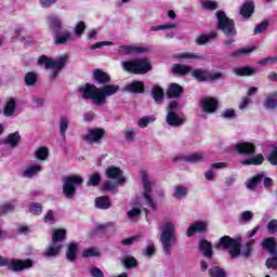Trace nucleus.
<instances>
[{
  "mask_svg": "<svg viewBox=\"0 0 277 277\" xmlns=\"http://www.w3.org/2000/svg\"><path fill=\"white\" fill-rule=\"evenodd\" d=\"M34 263L31 260H8L6 267L11 272H23V269H29Z\"/></svg>",
  "mask_w": 277,
  "mask_h": 277,
  "instance_id": "nucleus-11",
  "label": "nucleus"
},
{
  "mask_svg": "<svg viewBox=\"0 0 277 277\" xmlns=\"http://www.w3.org/2000/svg\"><path fill=\"white\" fill-rule=\"evenodd\" d=\"M203 160H205L203 153H195L185 157V161H187L188 163H200V161H203Z\"/></svg>",
  "mask_w": 277,
  "mask_h": 277,
  "instance_id": "nucleus-43",
  "label": "nucleus"
},
{
  "mask_svg": "<svg viewBox=\"0 0 277 277\" xmlns=\"http://www.w3.org/2000/svg\"><path fill=\"white\" fill-rule=\"evenodd\" d=\"M175 27H176V24H164L160 26H153L150 29L151 31H161L166 29H175Z\"/></svg>",
  "mask_w": 277,
  "mask_h": 277,
  "instance_id": "nucleus-57",
  "label": "nucleus"
},
{
  "mask_svg": "<svg viewBox=\"0 0 277 277\" xmlns=\"http://www.w3.org/2000/svg\"><path fill=\"white\" fill-rule=\"evenodd\" d=\"M200 5L203 10H208L209 12H214V10L219 8V3L214 0H200Z\"/></svg>",
  "mask_w": 277,
  "mask_h": 277,
  "instance_id": "nucleus-41",
  "label": "nucleus"
},
{
  "mask_svg": "<svg viewBox=\"0 0 277 277\" xmlns=\"http://www.w3.org/2000/svg\"><path fill=\"white\" fill-rule=\"evenodd\" d=\"M2 114L6 118H12L16 114V100L14 97H9L5 101Z\"/></svg>",
  "mask_w": 277,
  "mask_h": 277,
  "instance_id": "nucleus-19",
  "label": "nucleus"
},
{
  "mask_svg": "<svg viewBox=\"0 0 277 277\" xmlns=\"http://www.w3.org/2000/svg\"><path fill=\"white\" fill-rule=\"evenodd\" d=\"M188 192L189 190L187 189L186 186L177 185L174 188L173 198H175V200H183V198L187 197Z\"/></svg>",
  "mask_w": 277,
  "mask_h": 277,
  "instance_id": "nucleus-37",
  "label": "nucleus"
},
{
  "mask_svg": "<svg viewBox=\"0 0 277 277\" xmlns=\"http://www.w3.org/2000/svg\"><path fill=\"white\" fill-rule=\"evenodd\" d=\"M199 250L206 259H211L213 256V247L211 246V242L206 239L199 241Z\"/></svg>",
  "mask_w": 277,
  "mask_h": 277,
  "instance_id": "nucleus-23",
  "label": "nucleus"
},
{
  "mask_svg": "<svg viewBox=\"0 0 277 277\" xmlns=\"http://www.w3.org/2000/svg\"><path fill=\"white\" fill-rule=\"evenodd\" d=\"M93 256H101V250L96 247L84 249L82 252V259H92Z\"/></svg>",
  "mask_w": 277,
  "mask_h": 277,
  "instance_id": "nucleus-44",
  "label": "nucleus"
},
{
  "mask_svg": "<svg viewBox=\"0 0 277 277\" xmlns=\"http://www.w3.org/2000/svg\"><path fill=\"white\" fill-rule=\"evenodd\" d=\"M72 32L68 30H58V32H54V44L61 45L66 44L67 42L72 41Z\"/></svg>",
  "mask_w": 277,
  "mask_h": 277,
  "instance_id": "nucleus-16",
  "label": "nucleus"
},
{
  "mask_svg": "<svg viewBox=\"0 0 277 277\" xmlns=\"http://www.w3.org/2000/svg\"><path fill=\"white\" fill-rule=\"evenodd\" d=\"M76 36H78V38H81V36H83V31H85V23L84 22H79L75 29H74Z\"/></svg>",
  "mask_w": 277,
  "mask_h": 277,
  "instance_id": "nucleus-55",
  "label": "nucleus"
},
{
  "mask_svg": "<svg viewBox=\"0 0 277 277\" xmlns=\"http://www.w3.org/2000/svg\"><path fill=\"white\" fill-rule=\"evenodd\" d=\"M155 120H157V118H155V116H150V117H143L142 119L138 120L137 126L141 129H146V127H148V124L150 122H155Z\"/></svg>",
  "mask_w": 277,
  "mask_h": 277,
  "instance_id": "nucleus-52",
  "label": "nucleus"
},
{
  "mask_svg": "<svg viewBox=\"0 0 277 277\" xmlns=\"http://www.w3.org/2000/svg\"><path fill=\"white\" fill-rule=\"evenodd\" d=\"M14 209H16V205L12 201H9L0 206V213H12Z\"/></svg>",
  "mask_w": 277,
  "mask_h": 277,
  "instance_id": "nucleus-51",
  "label": "nucleus"
},
{
  "mask_svg": "<svg viewBox=\"0 0 277 277\" xmlns=\"http://www.w3.org/2000/svg\"><path fill=\"white\" fill-rule=\"evenodd\" d=\"M183 94V88L177 83H172L167 90L168 98H179Z\"/></svg>",
  "mask_w": 277,
  "mask_h": 277,
  "instance_id": "nucleus-29",
  "label": "nucleus"
},
{
  "mask_svg": "<svg viewBox=\"0 0 277 277\" xmlns=\"http://www.w3.org/2000/svg\"><path fill=\"white\" fill-rule=\"evenodd\" d=\"M264 159L265 158L261 154H259L249 160L242 161V166H261Z\"/></svg>",
  "mask_w": 277,
  "mask_h": 277,
  "instance_id": "nucleus-45",
  "label": "nucleus"
},
{
  "mask_svg": "<svg viewBox=\"0 0 277 277\" xmlns=\"http://www.w3.org/2000/svg\"><path fill=\"white\" fill-rule=\"evenodd\" d=\"M36 157H37V159H40V161H47V159H49V148L39 147L36 150Z\"/></svg>",
  "mask_w": 277,
  "mask_h": 277,
  "instance_id": "nucleus-48",
  "label": "nucleus"
},
{
  "mask_svg": "<svg viewBox=\"0 0 277 277\" xmlns=\"http://www.w3.org/2000/svg\"><path fill=\"white\" fill-rule=\"evenodd\" d=\"M119 55H133L140 53H148V48L135 45H121L118 51Z\"/></svg>",
  "mask_w": 277,
  "mask_h": 277,
  "instance_id": "nucleus-13",
  "label": "nucleus"
},
{
  "mask_svg": "<svg viewBox=\"0 0 277 277\" xmlns=\"http://www.w3.org/2000/svg\"><path fill=\"white\" fill-rule=\"evenodd\" d=\"M42 166L40 164L27 167L22 173V176L24 179H34V176H38V174H40Z\"/></svg>",
  "mask_w": 277,
  "mask_h": 277,
  "instance_id": "nucleus-26",
  "label": "nucleus"
},
{
  "mask_svg": "<svg viewBox=\"0 0 277 277\" xmlns=\"http://www.w3.org/2000/svg\"><path fill=\"white\" fill-rule=\"evenodd\" d=\"M151 96L158 105L163 103V100L166 98V93L163 92V89L159 85H154L151 88Z\"/></svg>",
  "mask_w": 277,
  "mask_h": 277,
  "instance_id": "nucleus-27",
  "label": "nucleus"
},
{
  "mask_svg": "<svg viewBox=\"0 0 277 277\" xmlns=\"http://www.w3.org/2000/svg\"><path fill=\"white\" fill-rule=\"evenodd\" d=\"M95 207L96 209H102V210L110 209L111 200L106 196L97 197L95 198Z\"/></svg>",
  "mask_w": 277,
  "mask_h": 277,
  "instance_id": "nucleus-33",
  "label": "nucleus"
},
{
  "mask_svg": "<svg viewBox=\"0 0 277 277\" xmlns=\"http://www.w3.org/2000/svg\"><path fill=\"white\" fill-rule=\"evenodd\" d=\"M208 226L209 223L197 221L189 225V227L186 230V236L194 237L196 233H207Z\"/></svg>",
  "mask_w": 277,
  "mask_h": 277,
  "instance_id": "nucleus-15",
  "label": "nucleus"
},
{
  "mask_svg": "<svg viewBox=\"0 0 277 277\" xmlns=\"http://www.w3.org/2000/svg\"><path fill=\"white\" fill-rule=\"evenodd\" d=\"M98 183H101V174L98 172H95L90 175L87 182V187H97Z\"/></svg>",
  "mask_w": 277,
  "mask_h": 277,
  "instance_id": "nucleus-47",
  "label": "nucleus"
},
{
  "mask_svg": "<svg viewBox=\"0 0 277 277\" xmlns=\"http://www.w3.org/2000/svg\"><path fill=\"white\" fill-rule=\"evenodd\" d=\"M199 107L206 114H215L217 110V100L215 97L202 98L199 103Z\"/></svg>",
  "mask_w": 277,
  "mask_h": 277,
  "instance_id": "nucleus-12",
  "label": "nucleus"
},
{
  "mask_svg": "<svg viewBox=\"0 0 277 277\" xmlns=\"http://www.w3.org/2000/svg\"><path fill=\"white\" fill-rule=\"evenodd\" d=\"M268 161L272 166H277V149H274L268 155Z\"/></svg>",
  "mask_w": 277,
  "mask_h": 277,
  "instance_id": "nucleus-64",
  "label": "nucleus"
},
{
  "mask_svg": "<svg viewBox=\"0 0 277 277\" xmlns=\"http://www.w3.org/2000/svg\"><path fill=\"white\" fill-rule=\"evenodd\" d=\"M235 149L239 155H254L256 147L252 143L240 142L235 145Z\"/></svg>",
  "mask_w": 277,
  "mask_h": 277,
  "instance_id": "nucleus-18",
  "label": "nucleus"
},
{
  "mask_svg": "<svg viewBox=\"0 0 277 277\" xmlns=\"http://www.w3.org/2000/svg\"><path fill=\"white\" fill-rule=\"evenodd\" d=\"M77 252H79V245L76 242H69L66 250V259L70 263L77 260Z\"/></svg>",
  "mask_w": 277,
  "mask_h": 277,
  "instance_id": "nucleus-24",
  "label": "nucleus"
},
{
  "mask_svg": "<svg viewBox=\"0 0 277 277\" xmlns=\"http://www.w3.org/2000/svg\"><path fill=\"white\" fill-rule=\"evenodd\" d=\"M215 38H217V32L215 31H212L209 35H200L196 39V44H198L199 47H202L207 44V42H211V40H215Z\"/></svg>",
  "mask_w": 277,
  "mask_h": 277,
  "instance_id": "nucleus-34",
  "label": "nucleus"
},
{
  "mask_svg": "<svg viewBox=\"0 0 277 277\" xmlns=\"http://www.w3.org/2000/svg\"><path fill=\"white\" fill-rule=\"evenodd\" d=\"M209 81H220L222 79H226V75L224 72H211L209 71Z\"/></svg>",
  "mask_w": 277,
  "mask_h": 277,
  "instance_id": "nucleus-56",
  "label": "nucleus"
},
{
  "mask_svg": "<svg viewBox=\"0 0 277 277\" xmlns=\"http://www.w3.org/2000/svg\"><path fill=\"white\" fill-rule=\"evenodd\" d=\"M136 58L132 61H122L121 67L126 72H131L132 75H137V67H136Z\"/></svg>",
  "mask_w": 277,
  "mask_h": 277,
  "instance_id": "nucleus-32",
  "label": "nucleus"
},
{
  "mask_svg": "<svg viewBox=\"0 0 277 277\" xmlns=\"http://www.w3.org/2000/svg\"><path fill=\"white\" fill-rule=\"evenodd\" d=\"M209 70L205 69H190V75L197 80V81H209Z\"/></svg>",
  "mask_w": 277,
  "mask_h": 277,
  "instance_id": "nucleus-30",
  "label": "nucleus"
},
{
  "mask_svg": "<svg viewBox=\"0 0 277 277\" xmlns=\"http://www.w3.org/2000/svg\"><path fill=\"white\" fill-rule=\"evenodd\" d=\"M267 22H262L261 24L256 25L253 34L256 36L259 34H263L264 31H267Z\"/></svg>",
  "mask_w": 277,
  "mask_h": 277,
  "instance_id": "nucleus-58",
  "label": "nucleus"
},
{
  "mask_svg": "<svg viewBox=\"0 0 277 277\" xmlns=\"http://www.w3.org/2000/svg\"><path fill=\"white\" fill-rule=\"evenodd\" d=\"M103 137H105V130L103 128L90 129L85 134L81 135V140L85 144H101Z\"/></svg>",
  "mask_w": 277,
  "mask_h": 277,
  "instance_id": "nucleus-10",
  "label": "nucleus"
},
{
  "mask_svg": "<svg viewBox=\"0 0 277 277\" xmlns=\"http://www.w3.org/2000/svg\"><path fill=\"white\" fill-rule=\"evenodd\" d=\"M93 79L96 83L104 87L97 88L92 83H85L79 88V92L82 98L85 101H92L93 105H96L97 107H102V105L107 103V98H109V96H114V94H118V92H120V85L107 84L111 81V77L101 69L94 70Z\"/></svg>",
  "mask_w": 277,
  "mask_h": 277,
  "instance_id": "nucleus-1",
  "label": "nucleus"
},
{
  "mask_svg": "<svg viewBox=\"0 0 277 277\" xmlns=\"http://www.w3.org/2000/svg\"><path fill=\"white\" fill-rule=\"evenodd\" d=\"M253 51H254V48H242L232 52L229 54V57H236V58L248 57V55L253 53Z\"/></svg>",
  "mask_w": 277,
  "mask_h": 277,
  "instance_id": "nucleus-38",
  "label": "nucleus"
},
{
  "mask_svg": "<svg viewBox=\"0 0 277 277\" xmlns=\"http://www.w3.org/2000/svg\"><path fill=\"white\" fill-rule=\"evenodd\" d=\"M176 111H179V103L177 102H171L169 106L167 107V124L169 127H183L185 124V117L179 115Z\"/></svg>",
  "mask_w": 277,
  "mask_h": 277,
  "instance_id": "nucleus-8",
  "label": "nucleus"
},
{
  "mask_svg": "<svg viewBox=\"0 0 277 277\" xmlns=\"http://www.w3.org/2000/svg\"><path fill=\"white\" fill-rule=\"evenodd\" d=\"M126 92L130 94H142L144 92V83L142 81H133L124 87Z\"/></svg>",
  "mask_w": 277,
  "mask_h": 277,
  "instance_id": "nucleus-21",
  "label": "nucleus"
},
{
  "mask_svg": "<svg viewBox=\"0 0 277 277\" xmlns=\"http://www.w3.org/2000/svg\"><path fill=\"white\" fill-rule=\"evenodd\" d=\"M123 135L128 142H134L135 135H136L135 129L131 128V129L124 130Z\"/></svg>",
  "mask_w": 277,
  "mask_h": 277,
  "instance_id": "nucleus-54",
  "label": "nucleus"
},
{
  "mask_svg": "<svg viewBox=\"0 0 277 277\" xmlns=\"http://www.w3.org/2000/svg\"><path fill=\"white\" fill-rule=\"evenodd\" d=\"M252 14H254V2L249 0L240 8V16H242V18H250Z\"/></svg>",
  "mask_w": 277,
  "mask_h": 277,
  "instance_id": "nucleus-25",
  "label": "nucleus"
},
{
  "mask_svg": "<svg viewBox=\"0 0 277 277\" xmlns=\"http://www.w3.org/2000/svg\"><path fill=\"white\" fill-rule=\"evenodd\" d=\"M38 64L39 66H44L45 70H50V81H55L62 69L68 64V55L65 54L55 60L47 55H41L38 58Z\"/></svg>",
  "mask_w": 277,
  "mask_h": 277,
  "instance_id": "nucleus-3",
  "label": "nucleus"
},
{
  "mask_svg": "<svg viewBox=\"0 0 277 277\" xmlns=\"http://www.w3.org/2000/svg\"><path fill=\"white\" fill-rule=\"evenodd\" d=\"M155 254V245H149L145 249H143V256L150 259Z\"/></svg>",
  "mask_w": 277,
  "mask_h": 277,
  "instance_id": "nucleus-61",
  "label": "nucleus"
},
{
  "mask_svg": "<svg viewBox=\"0 0 277 277\" xmlns=\"http://www.w3.org/2000/svg\"><path fill=\"white\" fill-rule=\"evenodd\" d=\"M217 27L225 34L227 38H233L237 36V30L235 29V22L228 16L224 11L216 12Z\"/></svg>",
  "mask_w": 277,
  "mask_h": 277,
  "instance_id": "nucleus-7",
  "label": "nucleus"
},
{
  "mask_svg": "<svg viewBox=\"0 0 277 277\" xmlns=\"http://www.w3.org/2000/svg\"><path fill=\"white\" fill-rule=\"evenodd\" d=\"M263 179H265V174L263 173L254 175L251 180L247 181V189H254V187H256L261 181H263Z\"/></svg>",
  "mask_w": 277,
  "mask_h": 277,
  "instance_id": "nucleus-40",
  "label": "nucleus"
},
{
  "mask_svg": "<svg viewBox=\"0 0 277 277\" xmlns=\"http://www.w3.org/2000/svg\"><path fill=\"white\" fill-rule=\"evenodd\" d=\"M267 230H268V233H272V234L277 233V220L276 219L268 222Z\"/></svg>",
  "mask_w": 277,
  "mask_h": 277,
  "instance_id": "nucleus-63",
  "label": "nucleus"
},
{
  "mask_svg": "<svg viewBox=\"0 0 277 277\" xmlns=\"http://www.w3.org/2000/svg\"><path fill=\"white\" fill-rule=\"evenodd\" d=\"M83 184V177L79 175H68L63 177V194L65 198L72 200L77 194V186Z\"/></svg>",
  "mask_w": 277,
  "mask_h": 277,
  "instance_id": "nucleus-6",
  "label": "nucleus"
},
{
  "mask_svg": "<svg viewBox=\"0 0 277 277\" xmlns=\"http://www.w3.org/2000/svg\"><path fill=\"white\" fill-rule=\"evenodd\" d=\"M106 176L117 183H124V175L120 168L110 166L106 169Z\"/></svg>",
  "mask_w": 277,
  "mask_h": 277,
  "instance_id": "nucleus-14",
  "label": "nucleus"
},
{
  "mask_svg": "<svg viewBox=\"0 0 277 277\" xmlns=\"http://www.w3.org/2000/svg\"><path fill=\"white\" fill-rule=\"evenodd\" d=\"M141 179L143 183V198H145L147 205H149L150 209L156 211L157 203H155V200H153V197H150V194L153 193V185H155V182L150 180V175H148V172L141 171Z\"/></svg>",
  "mask_w": 277,
  "mask_h": 277,
  "instance_id": "nucleus-9",
  "label": "nucleus"
},
{
  "mask_svg": "<svg viewBox=\"0 0 277 277\" xmlns=\"http://www.w3.org/2000/svg\"><path fill=\"white\" fill-rule=\"evenodd\" d=\"M19 143L21 134L18 132L11 133L2 140V144H4V146H11V148H16Z\"/></svg>",
  "mask_w": 277,
  "mask_h": 277,
  "instance_id": "nucleus-20",
  "label": "nucleus"
},
{
  "mask_svg": "<svg viewBox=\"0 0 277 277\" xmlns=\"http://www.w3.org/2000/svg\"><path fill=\"white\" fill-rule=\"evenodd\" d=\"M262 246H263L264 250H268L269 254H272L273 256H276L277 248H276V238L275 237L266 238L262 242Z\"/></svg>",
  "mask_w": 277,
  "mask_h": 277,
  "instance_id": "nucleus-28",
  "label": "nucleus"
},
{
  "mask_svg": "<svg viewBox=\"0 0 277 277\" xmlns=\"http://www.w3.org/2000/svg\"><path fill=\"white\" fill-rule=\"evenodd\" d=\"M49 27L53 34H57L58 31H62V21L57 17H49L48 19Z\"/></svg>",
  "mask_w": 277,
  "mask_h": 277,
  "instance_id": "nucleus-39",
  "label": "nucleus"
},
{
  "mask_svg": "<svg viewBox=\"0 0 277 277\" xmlns=\"http://www.w3.org/2000/svg\"><path fill=\"white\" fill-rule=\"evenodd\" d=\"M24 81L26 85H29V87L36 85L38 81V75L34 71L27 72L25 75Z\"/></svg>",
  "mask_w": 277,
  "mask_h": 277,
  "instance_id": "nucleus-46",
  "label": "nucleus"
},
{
  "mask_svg": "<svg viewBox=\"0 0 277 277\" xmlns=\"http://www.w3.org/2000/svg\"><path fill=\"white\" fill-rule=\"evenodd\" d=\"M29 211L34 213V215H40V213H42V206L40 203H31Z\"/></svg>",
  "mask_w": 277,
  "mask_h": 277,
  "instance_id": "nucleus-60",
  "label": "nucleus"
},
{
  "mask_svg": "<svg viewBox=\"0 0 277 277\" xmlns=\"http://www.w3.org/2000/svg\"><path fill=\"white\" fill-rule=\"evenodd\" d=\"M209 274L211 277H226V272L220 268V266H213L209 269Z\"/></svg>",
  "mask_w": 277,
  "mask_h": 277,
  "instance_id": "nucleus-50",
  "label": "nucleus"
},
{
  "mask_svg": "<svg viewBox=\"0 0 277 277\" xmlns=\"http://www.w3.org/2000/svg\"><path fill=\"white\" fill-rule=\"evenodd\" d=\"M266 267L268 269H277V256H273L266 261Z\"/></svg>",
  "mask_w": 277,
  "mask_h": 277,
  "instance_id": "nucleus-62",
  "label": "nucleus"
},
{
  "mask_svg": "<svg viewBox=\"0 0 277 277\" xmlns=\"http://www.w3.org/2000/svg\"><path fill=\"white\" fill-rule=\"evenodd\" d=\"M153 70V65L148 58H136V75H146Z\"/></svg>",
  "mask_w": 277,
  "mask_h": 277,
  "instance_id": "nucleus-17",
  "label": "nucleus"
},
{
  "mask_svg": "<svg viewBox=\"0 0 277 277\" xmlns=\"http://www.w3.org/2000/svg\"><path fill=\"white\" fill-rule=\"evenodd\" d=\"M172 72L173 75H189V72H192V67L187 65L174 64L172 66Z\"/></svg>",
  "mask_w": 277,
  "mask_h": 277,
  "instance_id": "nucleus-36",
  "label": "nucleus"
},
{
  "mask_svg": "<svg viewBox=\"0 0 277 277\" xmlns=\"http://www.w3.org/2000/svg\"><path fill=\"white\" fill-rule=\"evenodd\" d=\"M121 263H122V265H124V267H127V269L137 267V260L131 255H127V256L122 258Z\"/></svg>",
  "mask_w": 277,
  "mask_h": 277,
  "instance_id": "nucleus-42",
  "label": "nucleus"
},
{
  "mask_svg": "<svg viewBox=\"0 0 277 277\" xmlns=\"http://www.w3.org/2000/svg\"><path fill=\"white\" fill-rule=\"evenodd\" d=\"M233 72L236 77H252L256 75V70L250 66L236 67L233 69Z\"/></svg>",
  "mask_w": 277,
  "mask_h": 277,
  "instance_id": "nucleus-22",
  "label": "nucleus"
},
{
  "mask_svg": "<svg viewBox=\"0 0 277 277\" xmlns=\"http://www.w3.org/2000/svg\"><path fill=\"white\" fill-rule=\"evenodd\" d=\"M216 248L228 250L230 259H237L241 254V238L233 239L229 236H223L220 238Z\"/></svg>",
  "mask_w": 277,
  "mask_h": 277,
  "instance_id": "nucleus-5",
  "label": "nucleus"
},
{
  "mask_svg": "<svg viewBox=\"0 0 277 277\" xmlns=\"http://www.w3.org/2000/svg\"><path fill=\"white\" fill-rule=\"evenodd\" d=\"M68 124H70V119H68L67 116H61L58 128L63 140H66V131H68Z\"/></svg>",
  "mask_w": 277,
  "mask_h": 277,
  "instance_id": "nucleus-35",
  "label": "nucleus"
},
{
  "mask_svg": "<svg viewBox=\"0 0 277 277\" xmlns=\"http://www.w3.org/2000/svg\"><path fill=\"white\" fill-rule=\"evenodd\" d=\"M160 243L162 247V251L166 256H170L172 254V248L177 243L176 239V223L172 220H166L163 224L160 226Z\"/></svg>",
  "mask_w": 277,
  "mask_h": 277,
  "instance_id": "nucleus-2",
  "label": "nucleus"
},
{
  "mask_svg": "<svg viewBox=\"0 0 277 277\" xmlns=\"http://www.w3.org/2000/svg\"><path fill=\"white\" fill-rule=\"evenodd\" d=\"M140 215H142V209L140 208H132L127 212V216L131 222H135Z\"/></svg>",
  "mask_w": 277,
  "mask_h": 277,
  "instance_id": "nucleus-49",
  "label": "nucleus"
},
{
  "mask_svg": "<svg viewBox=\"0 0 277 277\" xmlns=\"http://www.w3.org/2000/svg\"><path fill=\"white\" fill-rule=\"evenodd\" d=\"M222 118H224L225 120H230L233 118H235V109L233 108H227L225 110L222 111L221 114Z\"/></svg>",
  "mask_w": 277,
  "mask_h": 277,
  "instance_id": "nucleus-59",
  "label": "nucleus"
},
{
  "mask_svg": "<svg viewBox=\"0 0 277 277\" xmlns=\"http://www.w3.org/2000/svg\"><path fill=\"white\" fill-rule=\"evenodd\" d=\"M254 217V213L250 210L243 211L239 215V222H250Z\"/></svg>",
  "mask_w": 277,
  "mask_h": 277,
  "instance_id": "nucleus-53",
  "label": "nucleus"
},
{
  "mask_svg": "<svg viewBox=\"0 0 277 277\" xmlns=\"http://www.w3.org/2000/svg\"><path fill=\"white\" fill-rule=\"evenodd\" d=\"M66 240V229H54L52 234L51 245L43 251L42 256L45 259H53L60 256L64 245L62 241Z\"/></svg>",
  "mask_w": 277,
  "mask_h": 277,
  "instance_id": "nucleus-4",
  "label": "nucleus"
},
{
  "mask_svg": "<svg viewBox=\"0 0 277 277\" xmlns=\"http://www.w3.org/2000/svg\"><path fill=\"white\" fill-rule=\"evenodd\" d=\"M265 109H276L277 107V91L269 93L264 101Z\"/></svg>",
  "mask_w": 277,
  "mask_h": 277,
  "instance_id": "nucleus-31",
  "label": "nucleus"
}]
</instances>
